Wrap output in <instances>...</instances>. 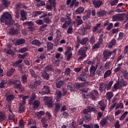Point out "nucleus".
I'll return each instance as SVG.
<instances>
[{
    "label": "nucleus",
    "instance_id": "1",
    "mask_svg": "<svg viewBox=\"0 0 128 128\" xmlns=\"http://www.w3.org/2000/svg\"><path fill=\"white\" fill-rule=\"evenodd\" d=\"M12 20V14L7 12H4L0 18L1 22H4L6 26H8L12 24L10 21Z\"/></svg>",
    "mask_w": 128,
    "mask_h": 128
},
{
    "label": "nucleus",
    "instance_id": "2",
    "mask_svg": "<svg viewBox=\"0 0 128 128\" xmlns=\"http://www.w3.org/2000/svg\"><path fill=\"white\" fill-rule=\"evenodd\" d=\"M72 14H67L65 18L61 17L60 18V22H64V24L62 25V28H68V26H70L72 24Z\"/></svg>",
    "mask_w": 128,
    "mask_h": 128
},
{
    "label": "nucleus",
    "instance_id": "3",
    "mask_svg": "<svg viewBox=\"0 0 128 128\" xmlns=\"http://www.w3.org/2000/svg\"><path fill=\"white\" fill-rule=\"evenodd\" d=\"M113 54L114 56L112 58V60H114V58H116V50H114L112 51H110L108 50H105L103 52V58L102 59V62H106L108 58Z\"/></svg>",
    "mask_w": 128,
    "mask_h": 128
},
{
    "label": "nucleus",
    "instance_id": "4",
    "mask_svg": "<svg viewBox=\"0 0 128 128\" xmlns=\"http://www.w3.org/2000/svg\"><path fill=\"white\" fill-rule=\"evenodd\" d=\"M89 75L88 68L86 67L85 68L82 70L80 76L78 77L77 80L81 82H86V78H88Z\"/></svg>",
    "mask_w": 128,
    "mask_h": 128
},
{
    "label": "nucleus",
    "instance_id": "5",
    "mask_svg": "<svg viewBox=\"0 0 128 128\" xmlns=\"http://www.w3.org/2000/svg\"><path fill=\"white\" fill-rule=\"evenodd\" d=\"M88 50V46L86 45L83 46L82 48H80L78 52V55L80 56L78 58L79 60H84V58L86 56V50Z\"/></svg>",
    "mask_w": 128,
    "mask_h": 128
},
{
    "label": "nucleus",
    "instance_id": "6",
    "mask_svg": "<svg viewBox=\"0 0 128 128\" xmlns=\"http://www.w3.org/2000/svg\"><path fill=\"white\" fill-rule=\"evenodd\" d=\"M50 93V86L48 85H44L43 86V88L42 89V91L39 92V94H42V96H44V94H48Z\"/></svg>",
    "mask_w": 128,
    "mask_h": 128
},
{
    "label": "nucleus",
    "instance_id": "7",
    "mask_svg": "<svg viewBox=\"0 0 128 128\" xmlns=\"http://www.w3.org/2000/svg\"><path fill=\"white\" fill-rule=\"evenodd\" d=\"M14 87L15 88H18L20 92H24V87L22 85V82L20 80H15V84H14Z\"/></svg>",
    "mask_w": 128,
    "mask_h": 128
},
{
    "label": "nucleus",
    "instance_id": "8",
    "mask_svg": "<svg viewBox=\"0 0 128 128\" xmlns=\"http://www.w3.org/2000/svg\"><path fill=\"white\" fill-rule=\"evenodd\" d=\"M50 4H46V8L48 10H52V8H54V10H56V2L52 1V0H49Z\"/></svg>",
    "mask_w": 128,
    "mask_h": 128
},
{
    "label": "nucleus",
    "instance_id": "9",
    "mask_svg": "<svg viewBox=\"0 0 128 128\" xmlns=\"http://www.w3.org/2000/svg\"><path fill=\"white\" fill-rule=\"evenodd\" d=\"M92 4L96 8H100L103 4L100 0H92Z\"/></svg>",
    "mask_w": 128,
    "mask_h": 128
},
{
    "label": "nucleus",
    "instance_id": "10",
    "mask_svg": "<svg viewBox=\"0 0 128 128\" xmlns=\"http://www.w3.org/2000/svg\"><path fill=\"white\" fill-rule=\"evenodd\" d=\"M46 100H47V101L45 102V104L48 106L49 108H53L54 107V101H52V98L47 97Z\"/></svg>",
    "mask_w": 128,
    "mask_h": 128
},
{
    "label": "nucleus",
    "instance_id": "11",
    "mask_svg": "<svg viewBox=\"0 0 128 128\" xmlns=\"http://www.w3.org/2000/svg\"><path fill=\"white\" fill-rule=\"evenodd\" d=\"M114 22L118 20H124V15L122 14H117L112 16Z\"/></svg>",
    "mask_w": 128,
    "mask_h": 128
},
{
    "label": "nucleus",
    "instance_id": "12",
    "mask_svg": "<svg viewBox=\"0 0 128 128\" xmlns=\"http://www.w3.org/2000/svg\"><path fill=\"white\" fill-rule=\"evenodd\" d=\"M20 12V14L22 16L20 20H22L23 22H24V20H28V18H26V16H28V12L24 11V10H21Z\"/></svg>",
    "mask_w": 128,
    "mask_h": 128
},
{
    "label": "nucleus",
    "instance_id": "13",
    "mask_svg": "<svg viewBox=\"0 0 128 128\" xmlns=\"http://www.w3.org/2000/svg\"><path fill=\"white\" fill-rule=\"evenodd\" d=\"M96 68L98 67H95L94 66L92 65L90 67V76H94V74H96Z\"/></svg>",
    "mask_w": 128,
    "mask_h": 128
},
{
    "label": "nucleus",
    "instance_id": "14",
    "mask_svg": "<svg viewBox=\"0 0 128 128\" xmlns=\"http://www.w3.org/2000/svg\"><path fill=\"white\" fill-rule=\"evenodd\" d=\"M24 44H26V40L24 38L17 39L14 42V44L16 46H20Z\"/></svg>",
    "mask_w": 128,
    "mask_h": 128
},
{
    "label": "nucleus",
    "instance_id": "15",
    "mask_svg": "<svg viewBox=\"0 0 128 128\" xmlns=\"http://www.w3.org/2000/svg\"><path fill=\"white\" fill-rule=\"evenodd\" d=\"M98 104L100 106V110H101L102 112H104V110L106 108V104H104V101L101 100L98 102Z\"/></svg>",
    "mask_w": 128,
    "mask_h": 128
},
{
    "label": "nucleus",
    "instance_id": "16",
    "mask_svg": "<svg viewBox=\"0 0 128 128\" xmlns=\"http://www.w3.org/2000/svg\"><path fill=\"white\" fill-rule=\"evenodd\" d=\"M1 2L4 8H8L10 6V2L8 0H1Z\"/></svg>",
    "mask_w": 128,
    "mask_h": 128
},
{
    "label": "nucleus",
    "instance_id": "17",
    "mask_svg": "<svg viewBox=\"0 0 128 128\" xmlns=\"http://www.w3.org/2000/svg\"><path fill=\"white\" fill-rule=\"evenodd\" d=\"M106 84L102 82L99 84V90L100 92H102L104 90H106Z\"/></svg>",
    "mask_w": 128,
    "mask_h": 128
},
{
    "label": "nucleus",
    "instance_id": "18",
    "mask_svg": "<svg viewBox=\"0 0 128 128\" xmlns=\"http://www.w3.org/2000/svg\"><path fill=\"white\" fill-rule=\"evenodd\" d=\"M112 96H114V93L112 92H108L106 93V98L109 102H110V100L112 98Z\"/></svg>",
    "mask_w": 128,
    "mask_h": 128
},
{
    "label": "nucleus",
    "instance_id": "19",
    "mask_svg": "<svg viewBox=\"0 0 128 128\" xmlns=\"http://www.w3.org/2000/svg\"><path fill=\"white\" fill-rule=\"evenodd\" d=\"M100 48V42H97L92 46V50L93 52H96Z\"/></svg>",
    "mask_w": 128,
    "mask_h": 128
},
{
    "label": "nucleus",
    "instance_id": "20",
    "mask_svg": "<svg viewBox=\"0 0 128 128\" xmlns=\"http://www.w3.org/2000/svg\"><path fill=\"white\" fill-rule=\"evenodd\" d=\"M19 98H22V103L23 104H26V100H28V98H30L29 96H24L23 94H20L19 96Z\"/></svg>",
    "mask_w": 128,
    "mask_h": 128
},
{
    "label": "nucleus",
    "instance_id": "21",
    "mask_svg": "<svg viewBox=\"0 0 128 128\" xmlns=\"http://www.w3.org/2000/svg\"><path fill=\"white\" fill-rule=\"evenodd\" d=\"M18 30L14 29V28H11L9 30V34L11 36H16V34H18Z\"/></svg>",
    "mask_w": 128,
    "mask_h": 128
},
{
    "label": "nucleus",
    "instance_id": "22",
    "mask_svg": "<svg viewBox=\"0 0 128 128\" xmlns=\"http://www.w3.org/2000/svg\"><path fill=\"white\" fill-rule=\"evenodd\" d=\"M87 108H88V112H96V106L94 104H91L90 106H88Z\"/></svg>",
    "mask_w": 128,
    "mask_h": 128
},
{
    "label": "nucleus",
    "instance_id": "23",
    "mask_svg": "<svg viewBox=\"0 0 128 128\" xmlns=\"http://www.w3.org/2000/svg\"><path fill=\"white\" fill-rule=\"evenodd\" d=\"M36 93L32 92L29 100L28 104H32V101L36 100Z\"/></svg>",
    "mask_w": 128,
    "mask_h": 128
},
{
    "label": "nucleus",
    "instance_id": "24",
    "mask_svg": "<svg viewBox=\"0 0 128 128\" xmlns=\"http://www.w3.org/2000/svg\"><path fill=\"white\" fill-rule=\"evenodd\" d=\"M84 10V8L83 7H79L76 10L75 14H82Z\"/></svg>",
    "mask_w": 128,
    "mask_h": 128
},
{
    "label": "nucleus",
    "instance_id": "25",
    "mask_svg": "<svg viewBox=\"0 0 128 128\" xmlns=\"http://www.w3.org/2000/svg\"><path fill=\"white\" fill-rule=\"evenodd\" d=\"M16 8H25V10H26V8H28L26 7V5H24V4L22 3H18L16 4Z\"/></svg>",
    "mask_w": 128,
    "mask_h": 128
},
{
    "label": "nucleus",
    "instance_id": "26",
    "mask_svg": "<svg viewBox=\"0 0 128 128\" xmlns=\"http://www.w3.org/2000/svg\"><path fill=\"white\" fill-rule=\"evenodd\" d=\"M64 84V82L63 80H60L58 81L56 83V86L57 88H60Z\"/></svg>",
    "mask_w": 128,
    "mask_h": 128
},
{
    "label": "nucleus",
    "instance_id": "27",
    "mask_svg": "<svg viewBox=\"0 0 128 128\" xmlns=\"http://www.w3.org/2000/svg\"><path fill=\"white\" fill-rule=\"evenodd\" d=\"M106 12L104 10H101L100 11H98L96 14L98 16L100 17V16H106Z\"/></svg>",
    "mask_w": 128,
    "mask_h": 128
},
{
    "label": "nucleus",
    "instance_id": "28",
    "mask_svg": "<svg viewBox=\"0 0 128 128\" xmlns=\"http://www.w3.org/2000/svg\"><path fill=\"white\" fill-rule=\"evenodd\" d=\"M60 105L58 104H55V109L54 111V114L55 116H56V114L58 112V111L60 110Z\"/></svg>",
    "mask_w": 128,
    "mask_h": 128
},
{
    "label": "nucleus",
    "instance_id": "29",
    "mask_svg": "<svg viewBox=\"0 0 128 128\" xmlns=\"http://www.w3.org/2000/svg\"><path fill=\"white\" fill-rule=\"evenodd\" d=\"M76 22L77 24V26H80L82 24V20L80 16H77L76 19Z\"/></svg>",
    "mask_w": 128,
    "mask_h": 128
},
{
    "label": "nucleus",
    "instance_id": "30",
    "mask_svg": "<svg viewBox=\"0 0 128 128\" xmlns=\"http://www.w3.org/2000/svg\"><path fill=\"white\" fill-rule=\"evenodd\" d=\"M88 42V38H84L80 41V44L82 46H84L86 44V43Z\"/></svg>",
    "mask_w": 128,
    "mask_h": 128
},
{
    "label": "nucleus",
    "instance_id": "31",
    "mask_svg": "<svg viewBox=\"0 0 128 128\" xmlns=\"http://www.w3.org/2000/svg\"><path fill=\"white\" fill-rule=\"evenodd\" d=\"M31 44H33V46H40V42L38 40H34L31 42Z\"/></svg>",
    "mask_w": 128,
    "mask_h": 128
},
{
    "label": "nucleus",
    "instance_id": "32",
    "mask_svg": "<svg viewBox=\"0 0 128 128\" xmlns=\"http://www.w3.org/2000/svg\"><path fill=\"white\" fill-rule=\"evenodd\" d=\"M14 95L10 94L8 95L6 97V100L8 102H12V100H14Z\"/></svg>",
    "mask_w": 128,
    "mask_h": 128
},
{
    "label": "nucleus",
    "instance_id": "33",
    "mask_svg": "<svg viewBox=\"0 0 128 128\" xmlns=\"http://www.w3.org/2000/svg\"><path fill=\"white\" fill-rule=\"evenodd\" d=\"M108 123V118H103L100 122V124L102 126H106V124Z\"/></svg>",
    "mask_w": 128,
    "mask_h": 128
},
{
    "label": "nucleus",
    "instance_id": "34",
    "mask_svg": "<svg viewBox=\"0 0 128 128\" xmlns=\"http://www.w3.org/2000/svg\"><path fill=\"white\" fill-rule=\"evenodd\" d=\"M82 82V83H77L76 84V88H84V85L86 84V82Z\"/></svg>",
    "mask_w": 128,
    "mask_h": 128
},
{
    "label": "nucleus",
    "instance_id": "35",
    "mask_svg": "<svg viewBox=\"0 0 128 128\" xmlns=\"http://www.w3.org/2000/svg\"><path fill=\"white\" fill-rule=\"evenodd\" d=\"M16 71V69L14 68H12L10 70L7 72L6 76H12L14 72Z\"/></svg>",
    "mask_w": 128,
    "mask_h": 128
},
{
    "label": "nucleus",
    "instance_id": "36",
    "mask_svg": "<svg viewBox=\"0 0 128 128\" xmlns=\"http://www.w3.org/2000/svg\"><path fill=\"white\" fill-rule=\"evenodd\" d=\"M26 108H24V106L22 105V104H20V106L18 108V112L20 114H22V112H24Z\"/></svg>",
    "mask_w": 128,
    "mask_h": 128
},
{
    "label": "nucleus",
    "instance_id": "37",
    "mask_svg": "<svg viewBox=\"0 0 128 128\" xmlns=\"http://www.w3.org/2000/svg\"><path fill=\"white\" fill-rule=\"evenodd\" d=\"M40 104V102L38 100H35L33 103L34 108H38V106Z\"/></svg>",
    "mask_w": 128,
    "mask_h": 128
},
{
    "label": "nucleus",
    "instance_id": "38",
    "mask_svg": "<svg viewBox=\"0 0 128 128\" xmlns=\"http://www.w3.org/2000/svg\"><path fill=\"white\" fill-rule=\"evenodd\" d=\"M110 74H112V71H110V70H108L105 72L104 74V78H108Z\"/></svg>",
    "mask_w": 128,
    "mask_h": 128
},
{
    "label": "nucleus",
    "instance_id": "39",
    "mask_svg": "<svg viewBox=\"0 0 128 128\" xmlns=\"http://www.w3.org/2000/svg\"><path fill=\"white\" fill-rule=\"evenodd\" d=\"M30 72L32 76V78H40V76L36 75V73H34V70L30 69Z\"/></svg>",
    "mask_w": 128,
    "mask_h": 128
},
{
    "label": "nucleus",
    "instance_id": "40",
    "mask_svg": "<svg viewBox=\"0 0 128 128\" xmlns=\"http://www.w3.org/2000/svg\"><path fill=\"white\" fill-rule=\"evenodd\" d=\"M85 30H90L92 28V24L90 22H86L85 24V25H84V27Z\"/></svg>",
    "mask_w": 128,
    "mask_h": 128
},
{
    "label": "nucleus",
    "instance_id": "41",
    "mask_svg": "<svg viewBox=\"0 0 128 128\" xmlns=\"http://www.w3.org/2000/svg\"><path fill=\"white\" fill-rule=\"evenodd\" d=\"M88 18H90V12L87 11L86 15L83 16V20H86Z\"/></svg>",
    "mask_w": 128,
    "mask_h": 128
},
{
    "label": "nucleus",
    "instance_id": "42",
    "mask_svg": "<svg viewBox=\"0 0 128 128\" xmlns=\"http://www.w3.org/2000/svg\"><path fill=\"white\" fill-rule=\"evenodd\" d=\"M6 120V115L4 112H0V122H4Z\"/></svg>",
    "mask_w": 128,
    "mask_h": 128
},
{
    "label": "nucleus",
    "instance_id": "43",
    "mask_svg": "<svg viewBox=\"0 0 128 128\" xmlns=\"http://www.w3.org/2000/svg\"><path fill=\"white\" fill-rule=\"evenodd\" d=\"M42 76L44 78H45V80H48L50 78V74L46 73V72H44L42 73Z\"/></svg>",
    "mask_w": 128,
    "mask_h": 128
},
{
    "label": "nucleus",
    "instance_id": "44",
    "mask_svg": "<svg viewBox=\"0 0 128 128\" xmlns=\"http://www.w3.org/2000/svg\"><path fill=\"white\" fill-rule=\"evenodd\" d=\"M112 84H114V81L110 80L108 83L107 86H106V90H110V88H112Z\"/></svg>",
    "mask_w": 128,
    "mask_h": 128
},
{
    "label": "nucleus",
    "instance_id": "45",
    "mask_svg": "<svg viewBox=\"0 0 128 128\" xmlns=\"http://www.w3.org/2000/svg\"><path fill=\"white\" fill-rule=\"evenodd\" d=\"M21 80L22 84H26L28 82V77H26V75H23L22 76Z\"/></svg>",
    "mask_w": 128,
    "mask_h": 128
},
{
    "label": "nucleus",
    "instance_id": "46",
    "mask_svg": "<svg viewBox=\"0 0 128 128\" xmlns=\"http://www.w3.org/2000/svg\"><path fill=\"white\" fill-rule=\"evenodd\" d=\"M45 70L47 72H50V70H54V66L52 64L48 65L45 68Z\"/></svg>",
    "mask_w": 128,
    "mask_h": 128
},
{
    "label": "nucleus",
    "instance_id": "47",
    "mask_svg": "<svg viewBox=\"0 0 128 128\" xmlns=\"http://www.w3.org/2000/svg\"><path fill=\"white\" fill-rule=\"evenodd\" d=\"M122 63L118 64L117 65V68L114 69V72H120V68H122Z\"/></svg>",
    "mask_w": 128,
    "mask_h": 128
},
{
    "label": "nucleus",
    "instance_id": "48",
    "mask_svg": "<svg viewBox=\"0 0 128 128\" xmlns=\"http://www.w3.org/2000/svg\"><path fill=\"white\" fill-rule=\"evenodd\" d=\"M23 24L24 26H34V22L32 21H27L23 22Z\"/></svg>",
    "mask_w": 128,
    "mask_h": 128
},
{
    "label": "nucleus",
    "instance_id": "49",
    "mask_svg": "<svg viewBox=\"0 0 128 128\" xmlns=\"http://www.w3.org/2000/svg\"><path fill=\"white\" fill-rule=\"evenodd\" d=\"M116 39L112 40L111 42L110 43L108 48H112V46H114V44H116Z\"/></svg>",
    "mask_w": 128,
    "mask_h": 128
},
{
    "label": "nucleus",
    "instance_id": "50",
    "mask_svg": "<svg viewBox=\"0 0 128 128\" xmlns=\"http://www.w3.org/2000/svg\"><path fill=\"white\" fill-rule=\"evenodd\" d=\"M36 6L38 8H40V6H46V2L44 1H41L39 2L38 4H36Z\"/></svg>",
    "mask_w": 128,
    "mask_h": 128
},
{
    "label": "nucleus",
    "instance_id": "51",
    "mask_svg": "<svg viewBox=\"0 0 128 128\" xmlns=\"http://www.w3.org/2000/svg\"><path fill=\"white\" fill-rule=\"evenodd\" d=\"M8 84V81L3 80L0 83V88H4V84Z\"/></svg>",
    "mask_w": 128,
    "mask_h": 128
},
{
    "label": "nucleus",
    "instance_id": "52",
    "mask_svg": "<svg viewBox=\"0 0 128 128\" xmlns=\"http://www.w3.org/2000/svg\"><path fill=\"white\" fill-rule=\"evenodd\" d=\"M47 48L48 50H50L54 48V44L52 43L49 42L47 44Z\"/></svg>",
    "mask_w": 128,
    "mask_h": 128
},
{
    "label": "nucleus",
    "instance_id": "53",
    "mask_svg": "<svg viewBox=\"0 0 128 128\" xmlns=\"http://www.w3.org/2000/svg\"><path fill=\"white\" fill-rule=\"evenodd\" d=\"M88 12H90V15L92 14V16H96V10L92 8V10H88Z\"/></svg>",
    "mask_w": 128,
    "mask_h": 128
},
{
    "label": "nucleus",
    "instance_id": "54",
    "mask_svg": "<svg viewBox=\"0 0 128 128\" xmlns=\"http://www.w3.org/2000/svg\"><path fill=\"white\" fill-rule=\"evenodd\" d=\"M84 120H85V122H90V115H85L84 116Z\"/></svg>",
    "mask_w": 128,
    "mask_h": 128
},
{
    "label": "nucleus",
    "instance_id": "55",
    "mask_svg": "<svg viewBox=\"0 0 128 128\" xmlns=\"http://www.w3.org/2000/svg\"><path fill=\"white\" fill-rule=\"evenodd\" d=\"M124 108V104L122 102H120L119 104H117L115 110H118V108Z\"/></svg>",
    "mask_w": 128,
    "mask_h": 128
},
{
    "label": "nucleus",
    "instance_id": "56",
    "mask_svg": "<svg viewBox=\"0 0 128 128\" xmlns=\"http://www.w3.org/2000/svg\"><path fill=\"white\" fill-rule=\"evenodd\" d=\"M89 42L91 44H94V42H96V38L94 36H92L90 38Z\"/></svg>",
    "mask_w": 128,
    "mask_h": 128
},
{
    "label": "nucleus",
    "instance_id": "57",
    "mask_svg": "<svg viewBox=\"0 0 128 128\" xmlns=\"http://www.w3.org/2000/svg\"><path fill=\"white\" fill-rule=\"evenodd\" d=\"M70 72H72L70 68H66L64 74L67 76H70Z\"/></svg>",
    "mask_w": 128,
    "mask_h": 128
},
{
    "label": "nucleus",
    "instance_id": "58",
    "mask_svg": "<svg viewBox=\"0 0 128 128\" xmlns=\"http://www.w3.org/2000/svg\"><path fill=\"white\" fill-rule=\"evenodd\" d=\"M56 94L58 100H60V98H62V92H60V91L56 92Z\"/></svg>",
    "mask_w": 128,
    "mask_h": 128
},
{
    "label": "nucleus",
    "instance_id": "59",
    "mask_svg": "<svg viewBox=\"0 0 128 128\" xmlns=\"http://www.w3.org/2000/svg\"><path fill=\"white\" fill-rule=\"evenodd\" d=\"M128 111L125 112L120 116V120H124V118H126V116L128 114Z\"/></svg>",
    "mask_w": 128,
    "mask_h": 128
},
{
    "label": "nucleus",
    "instance_id": "60",
    "mask_svg": "<svg viewBox=\"0 0 128 128\" xmlns=\"http://www.w3.org/2000/svg\"><path fill=\"white\" fill-rule=\"evenodd\" d=\"M128 82L124 80H122L121 82V86H122V88L124 86H128Z\"/></svg>",
    "mask_w": 128,
    "mask_h": 128
},
{
    "label": "nucleus",
    "instance_id": "61",
    "mask_svg": "<svg viewBox=\"0 0 128 128\" xmlns=\"http://www.w3.org/2000/svg\"><path fill=\"white\" fill-rule=\"evenodd\" d=\"M28 48H22L18 50V52H21L22 54L24 52H28Z\"/></svg>",
    "mask_w": 128,
    "mask_h": 128
},
{
    "label": "nucleus",
    "instance_id": "62",
    "mask_svg": "<svg viewBox=\"0 0 128 128\" xmlns=\"http://www.w3.org/2000/svg\"><path fill=\"white\" fill-rule=\"evenodd\" d=\"M123 76L124 80H128V71H124L123 72Z\"/></svg>",
    "mask_w": 128,
    "mask_h": 128
},
{
    "label": "nucleus",
    "instance_id": "63",
    "mask_svg": "<svg viewBox=\"0 0 128 128\" xmlns=\"http://www.w3.org/2000/svg\"><path fill=\"white\" fill-rule=\"evenodd\" d=\"M83 126L84 128H94V125L92 124H84Z\"/></svg>",
    "mask_w": 128,
    "mask_h": 128
},
{
    "label": "nucleus",
    "instance_id": "64",
    "mask_svg": "<svg viewBox=\"0 0 128 128\" xmlns=\"http://www.w3.org/2000/svg\"><path fill=\"white\" fill-rule=\"evenodd\" d=\"M43 22H44L46 24H50V22H52V20L48 18H45L43 20Z\"/></svg>",
    "mask_w": 128,
    "mask_h": 128
}]
</instances>
